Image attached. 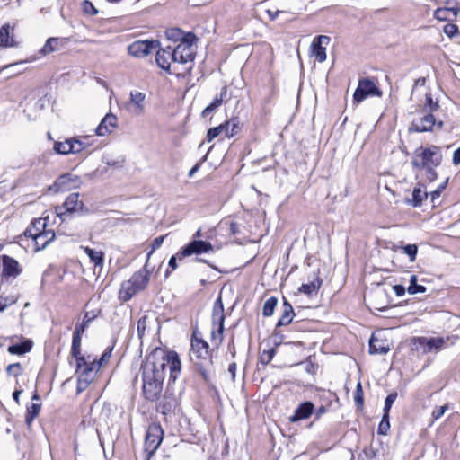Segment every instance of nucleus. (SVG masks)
Listing matches in <instances>:
<instances>
[{
  "instance_id": "09e8293b",
  "label": "nucleus",
  "mask_w": 460,
  "mask_h": 460,
  "mask_svg": "<svg viewBox=\"0 0 460 460\" xmlns=\"http://www.w3.org/2000/svg\"><path fill=\"white\" fill-rule=\"evenodd\" d=\"M101 311L100 310H92V311H88V312H85L84 313V319H83V323H84L85 325H87V327H89L90 323L95 319L98 317V315L100 314Z\"/></svg>"
},
{
  "instance_id": "a211bd4d",
  "label": "nucleus",
  "mask_w": 460,
  "mask_h": 460,
  "mask_svg": "<svg viewBox=\"0 0 460 460\" xmlns=\"http://www.w3.org/2000/svg\"><path fill=\"white\" fill-rule=\"evenodd\" d=\"M330 42V37L325 35H320L315 38L312 43L313 55L316 60L320 63L326 60V49L322 44H328Z\"/></svg>"
},
{
  "instance_id": "9d476101",
  "label": "nucleus",
  "mask_w": 460,
  "mask_h": 460,
  "mask_svg": "<svg viewBox=\"0 0 460 460\" xmlns=\"http://www.w3.org/2000/svg\"><path fill=\"white\" fill-rule=\"evenodd\" d=\"M214 248L211 243L202 240H195L193 239L184 247H182L179 251L180 260L184 259L185 257L191 256L193 254H202L213 252Z\"/></svg>"
},
{
  "instance_id": "338daca9",
  "label": "nucleus",
  "mask_w": 460,
  "mask_h": 460,
  "mask_svg": "<svg viewBox=\"0 0 460 460\" xmlns=\"http://www.w3.org/2000/svg\"><path fill=\"white\" fill-rule=\"evenodd\" d=\"M453 164L455 165L460 164V146L453 154Z\"/></svg>"
},
{
  "instance_id": "f257e3e1",
  "label": "nucleus",
  "mask_w": 460,
  "mask_h": 460,
  "mask_svg": "<svg viewBox=\"0 0 460 460\" xmlns=\"http://www.w3.org/2000/svg\"><path fill=\"white\" fill-rule=\"evenodd\" d=\"M190 40L179 43L175 48L167 47L156 51L155 61L159 67L167 73L181 75L190 72L195 58V48L193 46L197 38L191 35Z\"/></svg>"
},
{
  "instance_id": "ddd939ff",
  "label": "nucleus",
  "mask_w": 460,
  "mask_h": 460,
  "mask_svg": "<svg viewBox=\"0 0 460 460\" xmlns=\"http://www.w3.org/2000/svg\"><path fill=\"white\" fill-rule=\"evenodd\" d=\"M158 46L159 42L156 40H137L128 46V52L135 58H145L156 49Z\"/></svg>"
},
{
  "instance_id": "2f4dec72",
  "label": "nucleus",
  "mask_w": 460,
  "mask_h": 460,
  "mask_svg": "<svg viewBox=\"0 0 460 460\" xmlns=\"http://www.w3.org/2000/svg\"><path fill=\"white\" fill-rule=\"evenodd\" d=\"M322 285V280L315 277L312 281L306 284H303L299 288V291L302 293H305L308 296H312L313 294H316L318 289L320 288Z\"/></svg>"
},
{
  "instance_id": "4d7b16f0",
  "label": "nucleus",
  "mask_w": 460,
  "mask_h": 460,
  "mask_svg": "<svg viewBox=\"0 0 460 460\" xmlns=\"http://www.w3.org/2000/svg\"><path fill=\"white\" fill-rule=\"evenodd\" d=\"M71 139V149L73 152L71 154H79L82 151H84V147L82 146V143L78 139V137H72Z\"/></svg>"
},
{
  "instance_id": "4be33fe9",
  "label": "nucleus",
  "mask_w": 460,
  "mask_h": 460,
  "mask_svg": "<svg viewBox=\"0 0 460 460\" xmlns=\"http://www.w3.org/2000/svg\"><path fill=\"white\" fill-rule=\"evenodd\" d=\"M314 405L311 402H305L295 410L292 416L289 417L291 422H296L302 420L308 419L314 412Z\"/></svg>"
},
{
  "instance_id": "2eb2a0df",
  "label": "nucleus",
  "mask_w": 460,
  "mask_h": 460,
  "mask_svg": "<svg viewBox=\"0 0 460 460\" xmlns=\"http://www.w3.org/2000/svg\"><path fill=\"white\" fill-rule=\"evenodd\" d=\"M414 343L419 345L423 349L424 353L429 352H438L445 345V340L440 337L437 338H426V337H418L414 339Z\"/></svg>"
},
{
  "instance_id": "72a5a7b5",
  "label": "nucleus",
  "mask_w": 460,
  "mask_h": 460,
  "mask_svg": "<svg viewBox=\"0 0 460 460\" xmlns=\"http://www.w3.org/2000/svg\"><path fill=\"white\" fill-rule=\"evenodd\" d=\"M84 252L88 255L91 261L94 263L96 267H102L103 265V252L101 251H95L90 247H84Z\"/></svg>"
},
{
  "instance_id": "20e7f679",
  "label": "nucleus",
  "mask_w": 460,
  "mask_h": 460,
  "mask_svg": "<svg viewBox=\"0 0 460 460\" xmlns=\"http://www.w3.org/2000/svg\"><path fill=\"white\" fill-rule=\"evenodd\" d=\"M440 148L437 146L420 147L416 149L412 159V166L417 170L422 167L438 166L442 162Z\"/></svg>"
},
{
  "instance_id": "864d4df0",
  "label": "nucleus",
  "mask_w": 460,
  "mask_h": 460,
  "mask_svg": "<svg viewBox=\"0 0 460 460\" xmlns=\"http://www.w3.org/2000/svg\"><path fill=\"white\" fill-rule=\"evenodd\" d=\"M397 398V393L389 394L385 400L384 412L389 413V411Z\"/></svg>"
},
{
  "instance_id": "0eeeda50",
  "label": "nucleus",
  "mask_w": 460,
  "mask_h": 460,
  "mask_svg": "<svg viewBox=\"0 0 460 460\" xmlns=\"http://www.w3.org/2000/svg\"><path fill=\"white\" fill-rule=\"evenodd\" d=\"M164 438L162 427L157 423L148 426L145 438V452L146 460H150L161 445Z\"/></svg>"
},
{
  "instance_id": "9b49d317",
  "label": "nucleus",
  "mask_w": 460,
  "mask_h": 460,
  "mask_svg": "<svg viewBox=\"0 0 460 460\" xmlns=\"http://www.w3.org/2000/svg\"><path fill=\"white\" fill-rule=\"evenodd\" d=\"M81 185V179L77 175L72 173H65L60 175L49 187V190L53 192H64L73 189L79 188Z\"/></svg>"
},
{
  "instance_id": "37998d69",
  "label": "nucleus",
  "mask_w": 460,
  "mask_h": 460,
  "mask_svg": "<svg viewBox=\"0 0 460 460\" xmlns=\"http://www.w3.org/2000/svg\"><path fill=\"white\" fill-rule=\"evenodd\" d=\"M425 96L426 102L424 103V109L428 111L429 113L437 111L439 108L438 102L434 101L430 93H426Z\"/></svg>"
},
{
  "instance_id": "bb28decb",
  "label": "nucleus",
  "mask_w": 460,
  "mask_h": 460,
  "mask_svg": "<svg viewBox=\"0 0 460 460\" xmlns=\"http://www.w3.org/2000/svg\"><path fill=\"white\" fill-rule=\"evenodd\" d=\"M459 12L460 7L458 6L438 8L435 11L434 16L440 21H452L457 16Z\"/></svg>"
},
{
  "instance_id": "de8ad7c7",
  "label": "nucleus",
  "mask_w": 460,
  "mask_h": 460,
  "mask_svg": "<svg viewBox=\"0 0 460 460\" xmlns=\"http://www.w3.org/2000/svg\"><path fill=\"white\" fill-rule=\"evenodd\" d=\"M437 166L422 167L420 170L425 172V179L429 182H433L438 178V173L435 170Z\"/></svg>"
},
{
  "instance_id": "412c9836",
  "label": "nucleus",
  "mask_w": 460,
  "mask_h": 460,
  "mask_svg": "<svg viewBox=\"0 0 460 460\" xmlns=\"http://www.w3.org/2000/svg\"><path fill=\"white\" fill-rule=\"evenodd\" d=\"M391 349V343L385 339L372 335L369 341V353L385 355Z\"/></svg>"
},
{
  "instance_id": "a19ab883",
  "label": "nucleus",
  "mask_w": 460,
  "mask_h": 460,
  "mask_svg": "<svg viewBox=\"0 0 460 460\" xmlns=\"http://www.w3.org/2000/svg\"><path fill=\"white\" fill-rule=\"evenodd\" d=\"M81 354V336L73 334L71 355L75 359L84 358Z\"/></svg>"
},
{
  "instance_id": "f3484780",
  "label": "nucleus",
  "mask_w": 460,
  "mask_h": 460,
  "mask_svg": "<svg viewBox=\"0 0 460 460\" xmlns=\"http://www.w3.org/2000/svg\"><path fill=\"white\" fill-rule=\"evenodd\" d=\"M2 276L4 278H16L22 272L19 262L5 254L2 256Z\"/></svg>"
},
{
  "instance_id": "680f3d73",
  "label": "nucleus",
  "mask_w": 460,
  "mask_h": 460,
  "mask_svg": "<svg viewBox=\"0 0 460 460\" xmlns=\"http://www.w3.org/2000/svg\"><path fill=\"white\" fill-rule=\"evenodd\" d=\"M177 261H181L179 257V252L175 255H172L169 260L168 265L172 270L177 269Z\"/></svg>"
},
{
  "instance_id": "c756f323",
  "label": "nucleus",
  "mask_w": 460,
  "mask_h": 460,
  "mask_svg": "<svg viewBox=\"0 0 460 460\" xmlns=\"http://www.w3.org/2000/svg\"><path fill=\"white\" fill-rule=\"evenodd\" d=\"M428 198V192L426 191L424 186L419 184L418 187H415L412 190V199L409 200V203L413 207H419L422 204V201Z\"/></svg>"
},
{
  "instance_id": "bf43d9fd",
  "label": "nucleus",
  "mask_w": 460,
  "mask_h": 460,
  "mask_svg": "<svg viewBox=\"0 0 460 460\" xmlns=\"http://www.w3.org/2000/svg\"><path fill=\"white\" fill-rule=\"evenodd\" d=\"M444 32L446 35L452 38L457 34L458 28L453 23H447L444 26Z\"/></svg>"
},
{
  "instance_id": "473e14b6",
  "label": "nucleus",
  "mask_w": 460,
  "mask_h": 460,
  "mask_svg": "<svg viewBox=\"0 0 460 460\" xmlns=\"http://www.w3.org/2000/svg\"><path fill=\"white\" fill-rule=\"evenodd\" d=\"M32 348V342L31 341H26L24 342H21L18 344H13L9 346L8 351L11 354L14 355H22L29 352Z\"/></svg>"
},
{
  "instance_id": "5fc2aeb1",
  "label": "nucleus",
  "mask_w": 460,
  "mask_h": 460,
  "mask_svg": "<svg viewBox=\"0 0 460 460\" xmlns=\"http://www.w3.org/2000/svg\"><path fill=\"white\" fill-rule=\"evenodd\" d=\"M390 424H389V413L384 412L382 420L378 427V431L381 434H385V432L389 429Z\"/></svg>"
},
{
  "instance_id": "774afa93",
  "label": "nucleus",
  "mask_w": 460,
  "mask_h": 460,
  "mask_svg": "<svg viewBox=\"0 0 460 460\" xmlns=\"http://www.w3.org/2000/svg\"><path fill=\"white\" fill-rule=\"evenodd\" d=\"M228 372L232 376V380H234L235 378V373H236V364L234 362L231 363L228 367Z\"/></svg>"
},
{
  "instance_id": "5701e85b",
  "label": "nucleus",
  "mask_w": 460,
  "mask_h": 460,
  "mask_svg": "<svg viewBox=\"0 0 460 460\" xmlns=\"http://www.w3.org/2000/svg\"><path fill=\"white\" fill-rule=\"evenodd\" d=\"M13 27L5 23L0 28V47L10 48L16 45L13 39Z\"/></svg>"
},
{
  "instance_id": "dca6fc26",
  "label": "nucleus",
  "mask_w": 460,
  "mask_h": 460,
  "mask_svg": "<svg viewBox=\"0 0 460 460\" xmlns=\"http://www.w3.org/2000/svg\"><path fill=\"white\" fill-rule=\"evenodd\" d=\"M164 360L165 367L170 369V380L175 381L181 373V364L178 354L175 351H169L166 355H163L159 362Z\"/></svg>"
},
{
  "instance_id": "aec40b11",
  "label": "nucleus",
  "mask_w": 460,
  "mask_h": 460,
  "mask_svg": "<svg viewBox=\"0 0 460 460\" xmlns=\"http://www.w3.org/2000/svg\"><path fill=\"white\" fill-rule=\"evenodd\" d=\"M118 118L111 112L107 113L95 129L98 136H105L117 127Z\"/></svg>"
},
{
  "instance_id": "f8f14e48",
  "label": "nucleus",
  "mask_w": 460,
  "mask_h": 460,
  "mask_svg": "<svg viewBox=\"0 0 460 460\" xmlns=\"http://www.w3.org/2000/svg\"><path fill=\"white\" fill-rule=\"evenodd\" d=\"M190 358L192 361L210 362L209 345L201 339L193 338L191 340V348Z\"/></svg>"
},
{
  "instance_id": "39448f33",
  "label": "nucleus",
  "mask_w": 460,
  "mask_h": 460,
  "mask_svg": "<svg viewBox=\"0 0 460 460\" xmlns=\"http://www.w3.org/2000/svg\"><path fill=\"white\" fill-rule=\"evenodd\" d=\"M100 367L101 363L95 360L88 362L85 358L76 359L77 391L79 393L84 391L93 382Z\"/></svg>"
},
{
  "instance_id": "13d9d810",
  "label": "nucleus",
  "mask_w": 460,
  "mask_h": 460,
  "mask_svg": "<svg viewBox=\"0 0 460 460\" xmlns=\"http://www.w3.org/2000/svg\"><path fill=\"white\" fill-rule=\"evenodd\" d=\"M164 236H158L154 239V241L152 243V250L147 253V256H146L147 261L150 259V256L152 255V253L162 245V243H164Z\"/></svg>"
},
{
  "instance_id": "6ab92c4d",
  "label": "nucleus",
  "mask_w": 460,
  "mask_h": 460,
  "mask_svg": "<svg viewBox=\"0 0 460 460\" xmlns=\"http://www.w3.org/2000/svg\"><path fill=\"white\" fill-rule=\"evenodd\" d=\"M436 125V119L432 113H428L419 119H415L411 126V129L416 132L431 131Z\"/></svg>"
},
{
  "instance_id": "49530a36",
  "label": "nucleus",
  "mask_w": 460,
  "mask_h": 460,
  "mask_svg": "<svg viewBox=\"0 0 460 460\" xmlns=\"http://www.w3.org/2000/svg\"><path fill=\"white\" fill-rule=\"evenodd\" d=\"M402 250L409 256L410 261L413 262L418 252V246L416 244H407L402 247Z\"/></svg>"
},
{
  "instance_id": "e2e57ef3",
  "label": "nucleus",
  "mask_w": 460,
  "mask_h": 460,
  "mask_svg": "<svg viewBox=\"0 0 460 460\" xmlns=\"http://www.w3.org/2000/svg\"><path fill=\"white\" fill-rule=\"evenodd\" d=\"M87 325H85L84 323H80V324H77L75 326V329L74 331V333L75 335H77V336H81L82 337V334L85 332V330L87 329Z\"/></svg>"
},
{
  "instance_id": "a18cd8bd",
  "label": "nucleus",
  "mask_w": 460,
  "mask_h": 460,
  "mask_svg": "<svg viewBox=\"0 0 460 460\" xmlns=\"http://www.w3.org/2000/svg\"><path fill=\"white\" fill-rule=\"evenodd\" d=\"M148 319L149 318L147 315H144L137 322V336L140 340H142L145 335V332L147 327Z\"/></svg>"
},
{
  "instance_id": "7c9ffc66",
  "label": "nucleus",
  "mask_w": 460,
  "mask_h": 460,
  "mask_svg": "<svg viewBox=\"0 0 460 460\" xmlns=\"http://www.w3.org/2000/svg\"><path fill=\"white\" fill-rule=\"evenodd\" d=\"M176 404L177 402L175 397L171 394L168 395L165 394L161 402H159L158 407L161 409V412L165 415L171 412L174 409Z\"/></svg>"
},
{
  "instance_id": "69168bd1",
  "label": "nucleus",
  "mask_w": 460,
  "mask_h": 460,
  "mask_svg": "<svg viewBox=\"0 0 460 460\" xmlns=\"http://www.w3.org/2000/svg\"><path fill=\"white\" fill-rule=\"evenodd\" d=\"M393 289L397 296H402L405 294V288L402 285H394Z\"/></svg>"
},
{
  "instance_id": "b1692460",
  "label": "nucleus",
  "mask_w": 460,
  "mask_h": 460,
  "mask_svg": "<svg viewBox=\"0 0 460 460\" xmlns=\"http://www.w3.org/2000/svg\"><path fill=\"white\" fill-rule=\"evenodd\" d=\"M229 98H227V87L224 86L222 87L219 95H217L212 102L208 105L202 111V116L208 117L214 111H216L217 108H219L224 102L228 101Z\"/></svg>"
},
{
  "instance_id": "3c124183",
  "label": "nucleus",
  "mask_w": 460,
  "mask_h": 460,
  "mask_svg": "<svg viewBox=\"0 0 460 460\" xmlns=\"http://www.w3.org/2000/svg\"><path fill=\"white\" fill-rule=\"evenodd\" d=\"M448 409H449V405L448 404H444V405L436 407L432 411V413H431L432 419L434 420H437L440 419Z\"/></svg>"
},
{
  "instance_id": "f704fd0d",
  "label": "nucleus",
  "mask_w": 460,
  "mask_h": 460,
  "mask_svg": "<svg viewBox=\"0 0 460 460\" xmlns=\"http://www.w3.org/2000/svg\"><path fill=\"white\" fill-rule=\"evenodd\" d=\"M40 408V403H32L30 407L27 408L25 423L27 424L28 427L31 426L34 419L39 415Z\"/></svg>"
},
{
  "instance_id": "0e129e2a",
  "label": "nucleus",
  "mask_w": 460,
  "mask_h": 460,
  "mask_svg": "<svg viewBox=\"0 0 460 460\" xmlns=\"http://www.w3.org/2000/svg\"><path fill=\"white\" fill-rule=\"evenodd\" d=\"M78 139L82 143V146L84 150L88 149L92 146V143L90 142V138L87 136L78 137Z\"/></svg>"
},
{
  "instance_id": "1a4fd4ad",
  "label": "nucleus",
  "mask_w": 460,
  "mask_h": 460,
  "mask_svg": "<svg viewBox=\"0 0 460 460\" xmlns=\"http://www.w3.org/2000/svg\"><path fill=\"white\" fill-rule=\"evenodd\" d=\"M79 198L80 195L77 192L69 194L66 199L65 202L61 206H58L55 208L57 216L59 217L64 221L66 220V217L72 213L88 212V209H84V202L80 200Z\"/></svg>"
},
{
  "instance_id": "cd10ccee",
  "label": "nucleus",
  "mask_w": 460,
  "mask_h": 460,
  "mask_svg": "<svg viewBox=\"0 0 460 460\" xmlns=\"http://www.w3.org/2000/svg\"><path fill=\"white\" fill-rule=\"evenodd\" d=\"M46 218L34 219L31 226L25 230L24 235L31 238L36 236L43 232H46Z\"/></svg>"
},
{
  "instance_id": "393cba45",
  "label": "nucleus",
  "mask_w": 460,
  "mask_h": 460,
  "mask_svg": "<svg viewBox=\"0 0 460 460\" xmlns=\"http://www.w3.org/2000/svg\"><path fill=\"white\" fill-rule=\"evenodd\" d=\"M55 233L52 230H48L43 232L36 236L31 237L36 251L43 250L47 247L49 243H50L55 239Z\"/></svg>"
},
{
  "instance_id": "6e6d98bb",
  "label": "nucleus",
  "mask_w": 460,
  "mask_h": 460,
  "mask_svg": "<svg viewBox=\"0 0 460 460\" xmlns=\"http://www.w3.org/2000/svg\"><path fill=\"white\" fill-rule=\"evenodd\" d=\"M6 372L10 376H18L22 374V366L20 363L10 364L6 368Z\"/></svg>"
},
{
  "instance_id": "79ce46f5",
  "label": "nucleus",
  "mask_w": 460,
  "mask_h": 460,
  "mask_svg": "<svg viewBox=\"0 0 460 460\" xmlns=\"http://www.w3.org/2000/svg\"><path fill=\"white\" fill-rule=\"evenodd\" d=\"M223 134L225 135L224 123L220 124L217 127L209 128L207 133V139L208 142H210L217 137L223 135Z\"/></svg>"
},
{
  "instance_id": "e433bc0d",
  "label": "nucleus",
  "mask_w": 460,
  "mask_h": 460,
  "mask_svg": "<svg viewBox=\"0 0 460 460\" xmlns=\"http://www.w3.org/2000/svg\"><path fill=\"white\" fill-rule=\"evenodd\" d=\"M417 276L416 275H411L410 277V285L407 288V291L409 294L411 295H414V294H417V293H424L426 292V287L422 286V285H418L417 284Z\"/></svg>"
},
{
  "instance_id": "4468645a",
  "label": "nucleus",
  "mask_w": 460,
  "mask_h": 460,
  "mask_svg": "<svg viewBox=\"0 0 460 460\" xmlns=\"http://www.w3.org/2000/svg\"><path fill=\"white\" fill-rule=\"evenodd\" d=\"M146 94L138 91H131L127 109L135 116H140L145 112Z\"/></svg>"
},
{
  "instance_id": "c9c22d12",
  "label": "nucleus",
  "mask_w": 460,
  "mask_h": 460,
  "mask_svg": "<svg viewBox=\"0 0 460 460\" xmlns=\"http://www.w3.org/2000/svg\"><path fill=\"white\" fill-rule=\"evenodd\" d=\"M225 137L230 138L237 134L239 130V122L236 119H231L224 123Z\"/></svg>"
},
{
  "instance_id": "c03bdc74",
  "label": "nucleus",
  "mask_w": 460,
  "mask_h": 460,
  "mask_svg": "<svg viewBox=\"0 0 460 460\" xmlns=\"http://www.w3.org/2000/svg\"><path fill=\"white\" fill-rule=\"evenodd\" d=\"M354 402L358 408H362L364 404L363 389L361 383L358 382L354 394Z\"/></svg>"
},
{
  "instance_id": "c85d7f7f",
  "label": "nucleus",
  "mask_w": 460,
  "mask_h": 460,
  "mask_svg": "<svg viewBox=\"0 0 460 460\" xmlns=\"http://www.w3.org/2000/svg\"><path fill=\"white\" fill-rule=\"evenodd\" d=\"M165 34H166V38L169 40H172L174 42L180 41L179 43H182V42H185L187 40H190L189 38L190 35L196 37L193 33H191V32L184 33L183 31H181V29H178V28L168 29L166 31Z\"/></svg>"
},
{
  "instance_id": "ea45409f",
  "label": "nucleus",
  "mask_w": 460,
  "mask_h": 460,
  "mask_svg": "<svg viewBox=\"0 0 460 460\" xmlns=\"http://www.w3.org/2000/svg\"><path fill=\"white\" fill-rule=\"evenodd\" d=\"M54 150L61 155H68L73 152L71 149V139H66L63 142H56L54 145Z\"/></svg>"
},
{
  "instance_id": "8fccbe9b",
  "label": "nucleus",
  "mask_w": 460,
  "mask_h": 460,
  "mask_svg": "<svg viewBox=\"0 0 460 460\" xmlns=\"http://www.w3.org/2000/svg\"><path fill=\"white\" fill-rule=\"evenodd\" d=\"M82 9L84 13L89 14V15H96L98 13V10L88 0H84L82 3Z\"/></svg>"
},
{
  "instance_id": "423d86ee",
  "label": "nucleus",
  "mask_w": 460,
  "mask_h": 460,
  "mask_svg": "<svg viewBox=\"0 0 460 460\" xmlns=\"http://www.w3.org/2000/svg\"><path fill=\"white\" fill-rule=\"evenodd\" d=\"M225 323L224 305L221 296H218L213 305L211 338L217 344L223 341Z\"/></svg>"
},
{
  "instance_id": "a878e982",
  "label": "nucleus",
  "mask_w": 460,
  "mask_h": 460,
  "mask_svg": "<svg viewBox=\"0 0 460 460\" xmlns=\"http://www.w3.org/2000/svg\"><path fill=\"white\" fill-rule=\"evenodd\" d=\"M295 316L293 306L291 304L284 298L282 305V312L279 320L277 323V327L288 325Z\"/></svg>"
},
{
  "instance_id": "58836bf2",
  "label": "nucleus",
  "mask_w": 460,
  "mask_h": 460,
  "mask_svg": "<svg viewBox=\"0 0 460 460\" xmlns=\"http://www.w3.org/2000/svg\"><path fill=\"white\" fill-rule=\"evenodd\" d=\"M60 40L58 38H49L45 42L44 46L42 47L40 52L43 55H48L49 53L54 52L57 50L58 45L59 43Z\"/></svg>"
},
{
  "instance_id": "6e6552de",
  "label": "nucleus",
  "mask_w": 460,
  "mask_h": 460,
  "mask_svg": "<svg viewBox=\"0 0 460 460\" xmlns=\"http://www.w3.org/2000/svg\"><path fill=\"white\" fill-rule=\"evenodd\" d=\"M382 91L376 85L375 81L370 78H361L358 80V87L353 94V102L360 103L368 97H381Z\"/></svg>"
},
{
  "instance_id": "4c0bfd02",
  "label": "nucleus",
  "mask_w": 460,
  "mask_h": 460,
  "mask_svg": "<svg viewBox=\"0 0 460 460\" xmlns=\"http://www.w3.org/2000/svg\"><path fill=\"white\" fill-rule=\"evenodd\" d=\"M277 305H278V299L276 297L271 296V297L268 298L263 305V308H262L263 316H265V317L271 316L274 313V310H275V307L277 306Z\"/></svg>"
},
{
  "instance_id": "f03ea898",
  "label": "nucleus",
  "mask_w": 460,
  "mask_h": 460,
  "mask_svg": "<svg viewBox=\"0 0 460 460\" xmlns=\"http://www.w3.org/2000/svg\"><path fill=\"white\" fill-rule=\"evenodd\" d=\"M142 369V393L148 401H156L162 392L164 379L165 363L151 361L148 358L141 367Z\"/></svg>"
},
{
  "instance_id": "7ed1b4c3",
  "label": "nucleus",
  "mask_w": 460,
  "mask_h": 460,
  "mask_svg": "<svg viewBox=\"0 0 460 460\" xmlns=\"http://www.w3.org/2000/svg\"><path fill=\"white\" fill-rule=\"evenodd\" d=\"M146 266L147 261L143 269L136 271L129 279L122 282L119 291V299L120 301H129L137 292L146 288L150 279V271Z\"/></svg>"
},
{
  "instance_id": "603ef678",
  "label": "nucleus",
  "mask_w": 460,
  "mask_h": 460,
  "mask_svg": "<svg viewBox=\"0 0 460 460\" xmlns=\"http://www.w3.org/2000/svg\"><path fill=\"white\" fill-rule=\"evenodd\" d=\"M275 352L276 351H275L274 349H270L268 350H263V352L261 353V355L260 357L261 362L262 364H264V365L269 364L272 360V358H273V357L275 355Z\"/></svg>"
},
{
  "instance_id": "052dcab7",
  "label": "nucleus",
  "mask_w": 460,
  "mask_h": 460,
  "mask_svg": "<svg viewBox=\"0 0 460 460\" xmlns=\"http://www.w3.org/2000/svg\"><path fill=\"white\" fill-rule=\"evenodd\" d=\"M358 460H378L372 449L364 450Z\"/></svg>"
}]
</instances>
